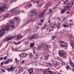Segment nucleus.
<instances>
[{
  "label": "nucleus",
  "mask_w": 74,
  "mask_h": 74,
  "mask_svg": "<svg viewBox=\"0 0 74 74\" xmlns=\"http://www.w3.org/2000/svg\"><path fill=\"white\" fill-rule=\"evenodd\" d=\"M3 7L4 8H8V5L6 4H4L3 5Z\"/></svg>",
  "instance_id": "obj_21"
},
{
  "label": "nucleus",
  "mask_w": 74,
  "mask_h": 74,
  "mask_svg": "<svg viewBox=\"0 0 74 74\" xmlns=\"http://www.w3.org/2000/svg\"><path fill=\"white\" fill-rule=\"evenodd\" d=\"M38 38V34H34L32 36L30 37L29 38L30 40H32V39H34V38Z\"/></svg>",
  "instance_id": "obj_3"
},
{
  "label": "nucleus",
  "mask_w": 74,
  "mask_h": 74,
  "mask_svg": "<svg viewBox=\"0 0 74 74\" xmlns=\"http://www.w3.org/2000/svg\"><path fill=\"white\" fill-rule=\"evenodd\" d=\"M70 40L71 42H73L74 41V38L73 36H70Z\"/></svg>",
  "instance_id": "obj_14"
},
{
  "label": "nucleus",
  "mask_w": 74,
  "mask_h": 74,
  "mask_svg": "<svg viewBox=\"0 0 74 74\" xmlns=\"http://www.w3.org/2000/svg\"><path fill=\"white\" fill-rule=\"evenodd\" d=\"M14 38V37H8V38H5V39L4 40L5 41H7L11 40H12Z\"/></svg>",
  "instance_id": "obj_8"
},
{
  "label": "nucleus",
  "mask_w": 74,
  "mask_h": 74,
  "mask_svg": "<svg viewBox=\"0 0 74 74\" xmlns=\"http://www.w3.org/2000/svg\"><path fill=\"white\" fill-rule=\"evenodd\" d=\"M38 14V12H36L35 10H33L31 11L30 16H35V15H37Z\"/></svg>",
  "instance_id": "obj_2"
},
{
  "label": "nucleus",
  "mask_w": 74,
  "mask_h": 74,
  "mask_svg": "<svg viewBox=\"0 0 74 74\" xmlns=\"http://www.w3.org/2000/svg\"><path fill=\"white\" fill-rule=\"evenodd\" d=\"M3 57H1L0 58V60H3Z\"/></svg>",
  "instance_id": "obj_51"
},
{
  "label": "nucleus",
  "mask_w": 74,
  "mask_h": 74,
  "mask_svg": "<svg viewBox=\"0 0 74 74\" xmlns=\"http://www.w3.org/2000/svg\"><path fill=\"white\" fill-rule=\"evenodd\" d=\"M21 57H25L26 56V53H22L21 54Z\"/></svg>",
  "instance_id": "obj_22"
},
{
  "label": "nucleus",
  "mask_w": 74,
  "mask_h": 74,
  "mask_svg": "<svg viewBox=\"0 0 74 74\" xmlns=\"http://www.w3.org/2000/svg\"><path fill=\"white\" fill-rule=\"evenodd\" d=\"M15 23L13 21H10V24H9V26H11L12 28H13L14 27V25Z\"/></svg>",
  "instance_id": "obj_5"
},
{
  "label": "nucleus",
  "mask_w": 74,
  "mask_h": 74,
  "mask_svg": "<svg viewBox=\"0 0 74 74\" xmlns=\"http://www.w3.org/2000/svg\"><path fill=\"white\" fill-rule=\"evenodd\" d=\"M4 63V62H2L1 63V65H3V64Z\"/></svg>",
  "instance_id": "obj_59"
},
{
  "label": "nucleus",
  "mask_w": 74,
  "mask_h": 74,
  "mask_svg": "<svg viewBox=\"0 0 74 74\" xmlns=\"http://www.w3.org/2000/svg\"><path fill=\"white\" fill-rule=\"evenodd\" d=\"M27 6H28V7H30V6H32V5H31L30 3H29L27 4Z\"/></svg>",
  "instance_id": "obj_41"
},
{
  "label": "nucleus",
  "mask_w": 74,
  "mask_h": 74,
  "mask_svg": "<svg viewBox=\"0 0 74 74\" xmlns=\"http://www.w3.org/2000/svg\"><path fill=\"white\" fill-rule=\"evenodd\" d=\"M17 12V14H19V13H21V12L19 11H18Z\"/></svg>",
  "instance_id": "obj_46"
},
{
  "label": "nucleus",
  "mask_w": 74,
  "mask_h": 74,
  "mask_svg": "<svg viewBox=\"0 0 74 74\" xmlns=\"http://www.w3.org/2000/svg\"><path fill=\"white\" fill-rule=\"evenodd\" d=\"M34 3H37V4H40V2L38 1H35L34 2Z\"/></svg>",
  "instance_id": "obj_40"
},
{
  "label": "nucleus",
  "mask_w": 74,
  "mask_h": 74,
  "mask_svg": "<svg viewBox=\"0 0 74 74\" xmlns=\"http://www.w3.org/2000/svg\"><path fill=\"white\" fill-rule=\"evenodd\" d=\"M16 10L15 9H12V10H10V14L12 15V14H14L15 15H17L18 14V13L16 11Z\"/></svg>",
  "instance_id": "obj_4"
},
{
  "label": "nucleus",
  "mask_w": 74,
  "mask_h": 74,
  "mask_svg": "<svg viewBox=\"0 0 74 74\" xmlns=\"http://www.w3.org/2000/svg\"><path fill=\"white\" fill-rule=\"evenodd\" d=\"M60 23H58V25H57V27H59L60 26Z\"/></svg>",
  "instance_id": "obj_44"
},
{
  "label": "nucleus",
  "mask_w": 74,
  "mask_h": 74,
  "mask_svg": "<svg viewBox=\"0 0 74 74\" xmlns=\"http://www.w3.org/2000/svg\"><path fill=\"white\" fill-rule=\"evenodd\" d=\"M5 30L4 28H3L0 31V33L2 34V36H4V34L5 33Z\"/></svg>",
  "instance_id": "obj_6"
},
{
  "label": "nucleus",
  "mask_w": 74,
  "mask_h": 74,
  "mask_svg": "<svg viewBox=\"0 0 74 74\" xmlns=\"http://www.w3.org/2000/svg\"><path fill=\"white\" fill-rule=\"evenodd\" d=\"M48 72H49V73L51 74H53V73H55V72L53 71H49Z\"/></svg>",
  "instance_id": "obj_30"
},
{
  "label": "nucleus",
  "mask_w": 74,
  "mask_h": 74,
  "mask_svg": "<svg viewBox=\"0 0 74 74\" xmlns=\"http://www.w3.org/2000/svg\"><path fill=\"white\" fill-rule=\"evenodd\" d=\"M28 72L29 74H32L33 72V69H31L28 70Z\"/></svg>",
  "instance_id": "obj_16"
},
{
  "label": "nucleus",
  "mask_w": 74,
  "mask_h": 74,
  "mask_svg": "<svg viewBox=\"0 0 74 74\" xmlns=\"http://www.w3.org/2000/svg\"><path fill=\"white\" fill-rule=\"evenodd\" d=\"M18 69H19V71L18 72V73H21L23 71V67L22 66H20L18 68Z\"/></svg>",
  "instance_id": "obj_7"
},
{
  "label": "nucleus",
  "mask_w": 74,
  "mask_h": 74,
  "mask_svg": "<svg viewBox=\"0 0 74 74\" xmlns=\"http://www.w3.org/2000/svg\"><path fill=\"white\" fill-rule=\"evenodd\" d=\"M44 16V14L41 13L39 14V18H43Z\"/></svg>",
  "instance_id": "obj_17"
},
{
  "label": "nucleus",
  "mask_w": 74,
  "mask_h": 74,
  "mask_svg": "<svg viewBox=\"0 0 74 74\" xmlns=\"http://www.w3.org/2000/svg\"><path fill=\"white\" fill-rule=\"evenodd\" d=\"M49 10L50 13H52V12H53V10H52V9H49Z\"/></svg>",
  "instance_id": "obj_33"
},
{
  "label": "nucleus",
  "mask_w": 74,
  "mask_h": 74,
  "mask_svg": "<svg viewBox=\"0 0 74 74\" xmlns=\"http://www.w3.org/2000/svg\"><path fill=\"white\" fill-rule=\"evenodd\" d=\"M60 44H61V45H63V44H64V43H63V41H61L60 42Z\"/></svg>",
  "instance_id": "obj_35"
},
{
  "label": "nucleus",
  "mask_w": 74,
  "mask_h": 74,
  "mask_svg": "<svg viewBox=\"0 0 74 74\" xmlns=\"http://www.w3.org/2000/svg\"><path fill=\"white\" fill-rule=\"evenodd\" d=\"M8 63H9V62H5V64H8Z\"/></svg>",
  "instance_id": "obj_49"
},
{
  "label": "nucleus",
  "mask_w": 74,
  "mask_h": 74,
  "mask_svg": "<svg viewBox=\"0 0 74 74\" xmlns=\"http://www.w3.org/2000/svg\"><path fill=\"white\" fill-rule=\"evenodd\" d=\"M21 42H21V41L18 42H14V44H15V45H18V44H21Z\"/></svg>",
  "instance_id": "obj_25"
},
{
  "label": "nucleus",
  "mask_w": 74,
  "mask_h": 74,
  "mask_svg": "<svg viewBox=\"0 0 74 74\" xmlns=\"http://www.w3.org/2000/svg\"><path fill=\"white\" fill-rule=\"evenodd\" d=\"M66 17H64V18L63 20H63H66Z\"/></svg>",
  "instance_id": "obj_62"
},
{
  "label": "nucleus",
  "mask_w": 74,
  "mask_h": 74,
  "mask_svg": "<svg viewBox=\"0 0 74 74\" xmlns=\"http://www.w3.org/2000/svg\"><path fill=\"white\" fill-rule=\"evenodd\" d=\"M63 26H64V27H67V26H66V25H64Z\"/></svg>",
  "instance_id": "obj_58"
},
{
  "label": "nucleus",
  "mask_w": 74,
  "mask_h": 74,
  "mask_svg": "<svg viewBox=\"0 0 74 74\" xmlns=\"http://www.w3.org/2000/svg\"><path fill=\"white\" fill-rule=\"evenodd\" d=\"M58 64H59V62H58L56 61H55L53 62V66H57Z\"/></svg>",
  "instance_id": "obj_11"
},
{
  "label": "nucleus",
  "mask_w": 74,
  "mask_h": 74,
  "mask_svg": "<svg viewBox=\"0 0 74 74\" xmlns=\"http://www.w3.org/2000/svg\"><path fill=\"white\" fill-rule=\"evenodd\" d=\"M34 56L32 54H29V57L30 58H32V57H33Z\"/></svg>",
  "instance_id": "obj_31"
},
{
  "label": "nucleus",
  "mask_w": 74,
  "mask_h": 74,
  "mask_svg": "<svg viewBox=\"0 0 74 74\" xmlns=\"http://www.w3.org/2000/svg\"><path fill=\"white\" fill-rule=\"evenodd\" d=\"M69 67H70V66H66V69H69Z\"/></svg>",
  "instance_id": "obj_54"
},
{
  "label": "nucleus",
  "mask_w": 74,
  "mask_h": 74,
  "mask_svg": "<svg viewBox=\"0 0 74 74\" xmlns=\"http://www.w3.org/2000/svg\"><path fill=\"white\" fill-rule=\"evenodd\" d=\"M51 3L50 2H49L47 3L45 5V8H47L49 7V5H50L51 4Z\"/></svg>",
  "instance_id": "obj_15"
},
{
  "label": "nucleus",
  "mask_w": 74,
  "mask_h": 74,
  "mask_svg": "<svg viewBox=\"0 0 74 74\" xmlns=\"http://www.w3.org/2000/svg\"><path fill=\"white\" fill-rule=\"evenodd\" d=\"M44 19L43 18L42 20H40V22H44Z\"/></svg>",
  "instance_id": "obj_43"
},
{
  "label": "nucleus",
  "mask_w": 74,
  "mask_h": 74,
  "mask_svg": "<svg viewBox=\"0 0 74 74\" xmlns=\"http://www.w3.org/2000/svg\"><path fill=\"white\" fill-rule=\"evenodd\" d=\"M3 28L5 30H8L9 29V26L6 25Z\"/></svg>",
  "instance_id": "obj_13"
},
{
  "label": "nucleus",
  "mask_w": 74,
  "mask_h": 74,
  "mask_svg": "<svg viewBox=\"0 0 74 74\" xmlns=\"http://www.w3.org/2000/svg\"><path fill=\"white\" fill-rule=\"evenodd\" d=\"M71 45L72 46V47H73V43H71Z\"/></svg>",
  "instance_id": "obj_61"
},
{
  "label": "nucleus",
  "mask_w": 74,
  "mask_h": 74,
  "mask_svg": "<svg viewBox=\"0 0 74 74\" xmlns=\"http://www.w3.org/2000/svg\"><path fill=\"white\" fill-rule=\"evenodd\" d=\"M3 10H4V8L3 7H0V11H3Z\"/></svg>",
  "instance_id": "obj_26"
},
{
  "label": "nucleus",
  "mask_w": 74,
  "mask_h": 74,
  "mask_svg": "<svg viewBox=\"0 0 74 74\" xmlns=\"http://www.w3.org/2000/svg\"><path fill=\"white\" fill-rule=\"evenodd\" d=\"M22 35H19L18 36H17V37H17V39H20V38H21L22 37Z\"/></svg>",
  "instance_id": "obj_24"
},
{
  "label": "nucleus",
  "mask_w": 74,
  "mask_h": 74,
  "mask_svg": "<svg viewBox=\"0 0 74 74\" xmlns=\"http://www.w3.org/2000/svg\"><path fill=\"white\" fill-rule=\"evenodd\" d=\"M29 20V21L30 22H34L35 20L34 19V18H32L30 19Z\"/></svg>",
  "instance_id": "obj_27"
},
{
  "label": "nucleus",
  "mask_w": 74,
  "mask_h": 74,
  "mask_svg": "<svg viewBox=\"0 0 74 74\" xmlns=\"http://www.w3.org/2000/svg\"><path fill=\"white\" fill-rule=\"evenodd\" d=\"M65 12V11L64 10H62V14H64Z\"/></svg>",
  "instance_id": "obj_39"
},
{
  "label": "nucleus",
  "mask_w": 74,
  "mask_h": 74,
  "mask_svg": "<svg viewBox=\"0 0 74 74\" xmlns=\"http://www.w3.org/2000/svg\"><path fill=\"white\" fill-rule=\"evenodd\" d=\"M3 59L4 60H6L7 59V56H5L3 57Z\"/></svg>",
  "instance_id": "obj_45"
},
{
  "label": "nucleus",
  "mask_w": 74,
  "mask_h": 74,
  "mask_svg": "<svg viewBox=\"0 0 74 74\" xmlns=\"http://www.w3.org/2000/svg\"><path fill=\"white\" fill-rule=\"evenodd\" d=\"M14 20L15 22H19V19L17 17H15L14 18Z\"/></svg>",
  "instance_id": "obj_19"
},
{
  "label": "nucleus",
  "mask_w": 74,
  "mask_h": 74,
  "mask_svg": "<svg viewBox=\"0 0 74 74\" xmlns=\"http://www.w3.org/2000/svg\"><path fill=\"white\" fill-rule=\"evenodd\" d=\"M2 71H3V72L4 73H5V71H4V69H2L1 70Z\"/></svg>",
  "instance_id": "obj_55"
},
{
  "label": "nucleus",
  "mask_w": 74,
  "mask_h": 74,
  "mask_svg": "<svg viewBox=\"0 0 74 74\" xmlns=\"http://www.w3.org/2000/svg\"><path fill=\"white\" fill-rule=\"evenodd\" d=\"M37 63V61H36V62H32V63Z\"/></svg>",
  "instance_id": "obj_60"
},
{
  "label": "nucleus",
  "mask_w": 74,
  "mask_h": 74,
  "mask_svg": "<svg viewBox=\"0 0 74 74\" xmlns=\"http://www.w3.org/2000/svg\"><path fill=\"white\" fill-rule=\"evenodd\" d=\"M49 64L50 66H52V64L49 63Z\"/></svg>",
  "instance_id": "obj_53"
},
{
  "label": "nucleus",
  "mask_w": 74,
  "mask_h": 74,
  "mask_svg": "<svg viewBox=\"0 0 74 74\" xmlns=\"http://www.w3.org/2000/svg\"><path fill=\"white\" fill-rule=\"evenodd\" d=\"M46 59H47V60H48V57H46V59H45V60H46Z\"/></svg>",
  "instance_id": "obj_57"
},
{
  "label": "nucleus",
  "mask_w": 74,
  "mask_h": 74,
  "mask_svg": "<svg viewBox=\"0 0 74 74\" xmlns=\"http://www.w3.org/2000/svg\"><path fill=\"white\" fill-rule=\"evenodd\" d=\"M70 64H71V66L73 68L74 67V64L72 62H70Z\"/></svg>",
  "instance_id": "obj_29"
},
{
  "label": "nucleus",
  "mask_w": 74,
  "mask_h": 74,
  "mask_svg": "<svg viewBox=\"0 0 74 74\" xmlns=\"http://www.w3.org/2000/svg\"><path fill=\"white\" fill-rule=\"evenodd\" d=\"M35 43H31L30 44V47L31 48H32L34 46Z\"/></svg>",
  "instance_id": "obj_20"
},
{
  "label": "nucleus",
  "mask_w": 74,
  "mask_h": 74,
  "mask_svg": "<svg viewBox=\"0 0 74 74\" xmlns=\"http://www.w3.org/2000/svg\"><path fill=\"white\" fill-rule=\"evenodd\" d=\"M29 22H30V20H29L27 21L26 23V24H28V23H29Z\"/></svg>",
  "instance_id": "obj_42"
},
{
  "label": "nucleus",
  "mask_w": 74,
  "mask_h": 74,
  "mask_svg": "<svg viewBox=\"0 0 74 74\" xmlns=\"http://www.w3.org/2000/svg\"><path fill=\"white\" fill-rule=\"evenodd\" d=\"M59 55L61 57H65L66 56L67 53L64 51H60L59 52Z\"/></svg>",
  "instance_id": "obj_1"
},
{
  "label": "nucleus",
  "mask_w": 74,
  "mask_h": 74,
  "mask_svg": "<svg viewBox=\"0 0 74 74\" xmlns=\"http://www.w3.org/2000/svg\"><path fill=\"white\" fill-rule=\"evenodd\" d=\"M44 43H42L38 47V50L41 49L42 48L44 47Z\"/></svg>",
  "instance_id": "obj_9"
},
{
  "label": "nucleus",
  "mask_w": 74,
  "mask_h": 74,
  "mask_svg": "<svg viewBox=\"0 0 74 74\" xmlns=\"http://www.w3.org/2000/svg\"><path fill=\"white\" fill-rule=\"evenodd\" d=\"M36 56H37V58H35V59H36V58H38L39 57V54H38V53H37L36 54Z\"/></svg>",
  "instance_id": "obj_36"
},
{
  "label": "nucleus",
  "mask_w": 74,
  "mask_h": 74,
  "mask_svg": "<svg viewBox=\"0 0 74 74\" xmlns=\"http://www.w3.org/2000/svg\"><path fill=\"white\" fill-rule=\"evenodd\" d=\"M29 43V42H26L25 43V44H26V45H27V44H28Z\"/></svg>",
  "instance_id": "obj_48"
},
{
  "label": "nucleus",
  "mask_w": 74,
  "mask_h": 74,
  "mask_svg": "<svg viewBox=\"0 0 74 74\" xmlns=\"http://www.w3.org/2000/svg\"><path fill=\"white\" fill-rule=\"evenodd\" d=\"M45 48L46 49H48V45H45Z\"/></svg>",
  "instance_id": "obj_32"
},
{
  "label": "nucleus",
  "mask_w": 74,
  "mask_h": 74,
  "mask_svg": "<svg viewBox=\"0 0 74 74\" xmlns=\"http://www.w3.org/2000/svg\"><path fill=\"white\" fill-rule=\"evenodd\" d=\"M47 11V10L46 9L45 10L43 11V13H42L43 14H44L45 13V12H46V11Z\"/></svg>",
  "instance_id": "obj_37"
},
{
  "label": "nucleus",
  "mask_w": 74,
  "mask_h": 74,
  "mask_svg": "<svg viewBox=\"0 0 74 74\" xmlns=\"http://www.w3.org/2000/svg\"><path fill=\"white\" fill-rule=\"evenodd\" d=\"M56 24H54L52 25L51 26V28L52 29H55V28H56Z\"/></svg>",
  "instance_id": "obj_12"
},
{
  "label": "nucleus",
  "mask_w": 74,
  "mask_h": 74,
  "mask_svg": "<svg viewBox=\"0 0 74 74\" xmlns=\"http://www.w3.org/2000/svg\"><path fill=\"white\" fill-rule=\"evenodd\" d=\"M25 62V60H23L22 62H21V64H23L24 63V62Z\"/></svg>",
  "instance_id": "obj_47"
},
{
  "label": "nucleus",
  "mask_w": 74,
  "mask_h": 74,
  "mask_svg": "<svg viewBox=\"0 0 74 74\" xmlns=\"http://www.w3.org/2000/svg\"><path fill=\"white\" fill-rule=\"evenodd\" d=\"M2 36H3V34H0V38H1Z\"/></svg>",
  "instance_id": "obj_52"
},
{
  "label": "nucleus",
  "mask_w": 74,
  "mask_h": 74,
  "mask_svg": "<svg viewBox=\"0 0 74 74\" xmlns=\"http://www.w3.org/2000/svg\"><path fill=\"white\" fill-rule=\"evenodd\" d=\"M60 45L61 47H64L67 45V43H64L63 45L60 44Z\"/></svg>",
  "instance_id": "obj_23"
},
{
  "label": "nucleus",
  "mask_w": 74,
  "mask_h": 74,
  "mask_svg": "<svg viewBox=\"0 0 74 74\" xmlns=\"http://www.w3.org/2000/svg\"><path fill=\"white\" fill-rule=\"evenodd\" d=\"M52 40H54L55 38H56V35H55L54 36H52Z\"/></svg>",
  "instance_id": "obj_34"
},
{
  "label": "nucleus",
  "mask_w": 74,
  "mask_h": 74,
  "mask_svg": "<svg viewBox=\"0 0 74 74\" xmlns=\"http://www.w3.org/2000/svg\"><path fill=\"white\" fill-rule=\"evenodd\" d=\"M19 62V60H16V63H18Z\"/></svg>",
  "instance_id": "obj_50"
},
{
  "label": "nucleus",
  "mask_w": 74,
  "mask_h": 74,
  "mask_svg": "<svg viewBox=\"0 0 74 74\" xmlns=\"http://www.w3.org/2000/svg\"><path fill=\"white\" fill-rule=\"evenodd\" d=\"M10 15V14H5L4 16V18H6V17H7V16H8Z\"/></svg>",
  "instance_id": "obj_28"
},
{
  "label": "nucleus",
  "mask_w": 74,
  "mask_h": 74,
  "mask_svg": "<svg viewBox=\"0 0 74 74\" xmlns=\"http://www.w3.org/2000/svg\"><path fill=\"white\" fill-rule=\"evenodd\" d=\"M13 69L14 70H15V68H13V67L12 66L11 68H10L9 69H8L7 70L8 71H10V70H13Z\"/></svg>",
  "instance_id": "obj_18"
},
{
  "label": "nucleus",
  "mask_w": 74,
  "mask_h": 74,
  "mask_svg": "<svg viewBox=\"0 0 74 74\" xmlns=\"http://www.w3.org/2000/svg\"><path fill=\"white\" fill-rule=\"evenodd\" d=\"M7 61L8 62H12V61L11 59H8L7 60Z\"/></svg>",
  "instance_id": "obj_38"
},
{
  "label": "nucleus",
  "mask_w": 74,
  "mask_h": 74,
  "mask_svg": "<svg viewBox=\"0 0 74 74\" xmlns=\"http://www.w3.org/2000/svg\"><path fill=\"white\" fill-rule=\"evenodd\" d=\"M72 21H73V20H69L70 22H72Z\"/></svg>",
  "instance_id": "obj_64"
},
{
  "label": "nucleus",
  "mask_w": 74,
  "mask_h": 74,
  "mask_svg": "<svg viewBox=\"0 0 74 74\" xmlns=\"http://www.w3.org/2000/svg\"><path fill=\"white\" fill-rule=\"evenodd\" d=\"M70 13V12H67L66 13V14H69Z\"/></svg>",
  "instance_id": "obj_56"
},
{
  "label": "nucleus",
  "mask_w": 74,
  "mask_h": 74,
  "mask_svg": "<svg viewBox=\"0 0 74 74\" xmlns=\"http://www.w3.org/2000/svg\"><path fill=\"white\" fill-rule=\"evenodd\" d=\"M38 28H39V27L38 26H37V27L36 28V29H38Z\"/></svg>",
  "instance_id": "obj_63"
},
{
  "label": "nucleus",
  "mask_w": 74,
  "mask_h": 74,
  "mask_svg": "<svg viewBox=\"0 0 74 74\" xmlns=\"http://www.w3.org/2000/svg\"><path fill=\"white\" fill-rule=\"evenodd\" d=\"M68 5H71V6L69 5V6H66V8H69V7H72V6H73V3H71L70 4L69 3H67Z\"/></svg>",
  "instance_id": "obj_10"
}]
</instances>
